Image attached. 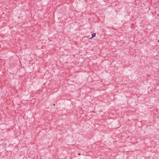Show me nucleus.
I'll return each instance as SVG.
<instances>
[{"label": "nucleus", "mask_w": 159, "mask_h": 159, "mask_svg": "<svg viewBox=\"0 0 159 159\" xmlns=\"http://www.w3.org/2000/svg\"><path fill=\"white\" fill-rule=\"evenodd\" d=\"M96 34L95 33H94L93 34H92V37H91L90 38H89V39H92V38H93L95 37L96 36Z\"/></svg>", "instance_id": "1"}, {"label": "nucleus", "mask_w": 159, "mask_h": 159, "mask_svg": "<svg viewBox=\"0 0 159 159\" xmlns=\"http://www.w3.org/2000/svg\"><path fill=\"white\" fill-rule=\"evenodd\" d=\"M91 37H90L89 36L88 37V38L89 39V38H90Z\"/></svg>", "instance_id": "2"}]
</instances>
